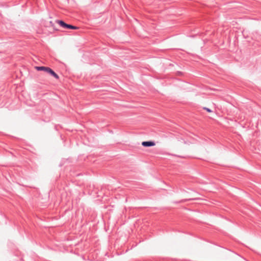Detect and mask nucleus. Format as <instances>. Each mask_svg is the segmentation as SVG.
Listing matches in <instances>:
<instances>
[{"mask_svg":"<svg viewBox=\"0 0 261 261\" xmlns=\"http://www.w3.org/2000/svg\"><path fill=\"white\" fill-rule=\"evenodd\" d=\"M142 145L144 147H151L154 146L155 143L153 141H144Z\"/></svg>","mask_w":261,"mask_h":261,"instance_id":"3","label":"nucleus"},{"mask_svg":"<svg viewBox=\"0 0 261 261\" xmlns=\"http://www.w3.org/2000/svg\"><path fill=\"white\" fill-rule=\"evenodd\" d=\"M204 109L205 110L208 112H211L212 110L207 108H204Z\"/></svg>","mask_w":261,"mask_h":261,"instance_id":"4","label":"nucleus"},{"mask_svg":"<svg viewBox=\"0 0 261 261\" xmlns=\"http://www.w3.org/2000/svg\"><path fill=\"white\" fill-rule=\"evenodd\" d=\"M57 22L60 25L61 27L65 29L73 30H76L78 29L77 27L67 24L62 20H57Z\"/></svg>","mask_w":261,"mask_h":261,"instance_id":"2","label":"nucleus"},{"mask_svg":"<svg viewBox=\"0 0 261 261\" xmlns=\"http://www.w3.org/2000/svg\"><path fill=\"white\" fill-rule=\"evenodd\" d=\"M36 69L38 71H44L50 74L56 79H58L59 78L58 75L49 67L45 66H36Z\"/></svg>","mask_w":261,"mask_h":261,"instance_id":"1","label":"nucleus"}]
</instances>
